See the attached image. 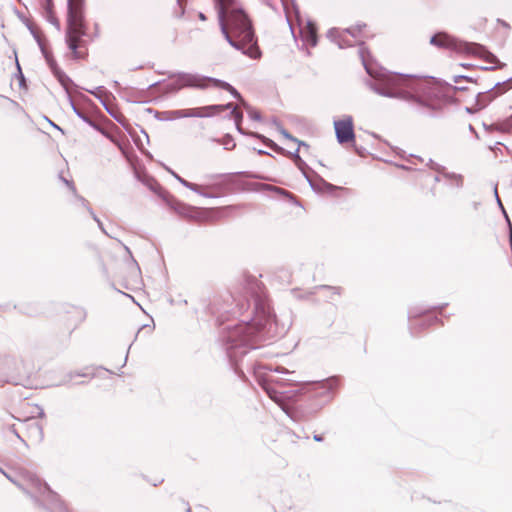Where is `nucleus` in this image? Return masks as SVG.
<instances>
[{"instance_id":"nucleus-59","label":"nucleus","mask_w":512,"mask_h":512,"mask_svg":"<svg viewBox=\"0 0 512 512\" xmlns=\"http://www.w3.org/2000/svg\"><path fill=\"white\" fill-rule=\"evenodd\" d=\"M254 150L257 152L258 155H268V156H272L269 152H267L266 150H263V149H255Z\"/></svg>"},{"instance_id":"nucleus-13","label":"nucleus","mask_w":512,"mask_h":512,"mask_svg":"<svg viewBox=\"0 0 512 512\" xmlns=\"http://www.w3.org/2000/svg\"><path fill=\"white\" fill-rule=\"evenodd\" d=\"M40 51L53 76L58 80V82L65 89V91H67V86L69 84H74L73 80L59 67L56 59L54 58L50 50H48L46 47H43L42 49H40Z\"/></svg>"},{"instance_id":"nucleus-18","label":"nucleus","mask_w":512,"mask_h":512,"mask_svg":"<svg viewBox=\"0 0 512 512\" xmlns=\"http://www.w3.org/2000/svg\"><path fill=\"white\" fill-rule=\"evenodd\" d=\"M203 78H204V81H210L214 86L229 92L233 98H235L237 100L241 99L242 96H241L240 92L235 87H233L230 83H228L224 80L214 78V77H209V76H205Z\"/></svg>"},{"instance_id":"nucleus-30","label":"nucleus","mask_w":512,"mask_h":512,"mask_svg":"<svg viewBox=\"0 0 512 512\" xmlns=\"http://www.w3.org/2000/svg\"><path fill=\"white\" fill-rule=\"evenodd\" d=\"M212 141L218 142V143L224 145V149H226V150H231L235 147L234 139L229 134H226L221 140L213 138Z\"/></svg>"},{"instance_id":"nucleus-45","label":"nucleus","mask_w":512,"mask_h":512,"mask_svg":"<svg viewBox=\"0 0 512 512\" xmlns=\"http://www.w3.org/2000/svg\"><path fill=\"white\" fill-rule=\"evenodd\" d=\"M137 179L141 181L145 186H147L148 189L153 185L152 182H157L152 176L149 175H145L142 178L137 175Z\"/></svg>"},{"instance_id":"nucleus-6","label":"nucleus","mask_w":512,"mask_h":512,"mask_svg":"<svg viewBox=\"0 0 512 512\" xmlns=\"http://www.w3.org/2000/svg\"><path fill=\"white\" fill-rule=\"evenodd\" d=\"M87 35L85 0H67L65 43L74 59L86 57L85 53L79 51V47L86 45V41L83 38Z\"/></svg>"},{"instance_id":"nucleus-33","label":"nucleus","mask_w":512,"mask_h":512,"mask_svg":"<svg viewBox=\"0 0 512 512\" xmlns=\"http://www.w3.org/2000/svg\"><path fill=\"white\" fill-rule=\"evenodd\" d=\"M366 27L365 23H357L355 26H351L343 30L344 33L351 35L352 37H357L359 33Z\"/></svg>"},{"instance_id":"nucleus-56","label":"nucleus","mask_w":512,"mask_h":512,"mask_svg":"<svg viewBox=\"0 0 512 512\" xmlns=\"http://www.w3.org/2000/svg\"><path fill=\"white\" fill-rule=\"evenodd\" d=\"M45 119L51 124V126H53L55 129L61 131L62 133H64L63 129L57 125L56 123L52 122L51 120H49L47 117H45Z\"/></svg>"},{"instance_id":"nucleus-35","label":"nucleus","mask_w":512,"mask_h":512,"mask_svg":"<svg viewBox=\"0 0 512 512\" xmlns=\"http://www.w3.org/2000/svg\"><path fill=\"white\" fill-rule=\"evenodd\" d=\"M105 110L119 123L121 124L125 129L126 131L129 133V134H132V132L129 130V128L127 127V120L125 119L124 116H118L116 114H114L110 109L109 107L106 105L105 107Z\"/></svg>"},{"instance_id":"nucleus-15","label":"nucleus","mask_w":512,"mask_h":512,"mask_svg":"<svg viewBox=\"0 0 512 512\" xmlns=\"http://www.w3.org/2000/svg\"><path fill=\"white\" fill-rule=\"evenodd\" d=\"M311 173L313 176H310L308 173H303V176L306 179V181L308 182L311 189L314 192H316L317 194H322V193L332 194L336 190L341 189L340 187L327 182L315 171L312 170Z\"/></svg>"},{"instance_id":"nucleus-49","label":"nucleus","mask_w":512,"mask_h":512,"mask_svg":"<svg viewBox=\"0 0 512 512\" xmlns=\"http://www.w3.org/2000/svg\"><path fill=\"white\" fill-rule=\"evenodd\" d=\"M226 118L233 119L235 122V125H239V124H242L243 114L236 111V114L231 115V116H226Z\"/></svg>"},{"instance_id":"nucleus-61","label":"nucleus","mask_w":512,"mask_h":512,"mask_svg":"<svg viewBox=\"0 0 512 512\" xmlns=\"http://www.w3.org/2000/svg\"><path fill=\"white\" fill-rule=\"evenodd\" d=\"M295 142L298 144L299 148L300 147H305V148L309 147V145L306 142L302 141V140L297 139V141H295Z\"/></svg>"},{"instance_id":"nucleus-40","label":"nucleus","mask_w":512,"mask_h":512,"mask_svg":"<svg viewBox=\"0 0 512 512\" xmlns=\"http://www.w3.org/2000/svg\"><path fill=\"white\" fill-rule=\"evenodd\" d=\"M25 25L28 28V30L30 31V33L33 36V38L35 39V41L37 42L39 49H42L43 47H45L43 44V41L41 40L38 33L34 30L32 25L29 22H25Z\"/></svg>"},{"instance_id":"nucleus-23","label":"nucleus","mask_w":512,"mask_h":512,"mask_svg":"<svg viewBox=\"0 0 512 512\" xmlns=\"http://www.w3.org/2000/svg\"><path fill=\"white\" fill-rule=\"evenodd\" d=\"M337 316V306L329 304L323 311V325L330 328Z\"/></svg>"},{"instance_id":"nucleus-46","label":"nucleus","mask_w":512,"mask_h":512,"mask_svg":"<svg viewBox=\"0 0 512 512\" xmlns=\"http://www.w3.org/2000/svg\"><path fill=\"white\" fill-rule=\"evenodd\" d=\"M461 80H465V81L470 82V83H475L476 82V80L473 77L468 76V75H455L453 77V82L454 83H458Z\"/></svg>"},{"instance_id":"nucleus-55","label":"nucleus","mask_w":512,"mask_h":512,"mask_svg":"<svg viewBox=\"0 0 512 512\" xmlns=\"http://www.w3.org/2000/svg\"><path fill=\"white\" fill-rule=\"evenodd\" d=\"M240 106H242L246 111H248L249 107H251L248 102L241 97V99L238 100Z\"/></svg>"},{"instance_id":"nucleus-29","label":"nucleus","mask_w":512,"mask_h":512,"mask_svg":"<svg viewBox=\"0 0 512 512\" xmlns=\"http://www.w3.org/2000/svg\"><path fill=\"white\" fill-rule=\"evenodd\" d=\"M44 18L51 23L58 31L61 30V24L59 19L56 17L54 9L46 10L42 12Z\"/></svg>"},{"instance_id":"nucleus-36","label":"nucleus","mask_w":512,"mask_h":512,"mask_svg":"<svg viewBox=\"0 0 512 512\" xmlns=\"http://www.w3.org/2000/svg\"><path fill=\"white\" fill-rule=\"evenodd\" d=\"M105 110L119 123L121 124L125 129L126 131L129 133V134H132V132L129 130V128L127 127V120L125 119L124 116H118L116 114H114L110 109L109 107L106 105L105 107Z\"/></svg>"},{"instance_id":"nucleus-53","label":"nucleus","mask_w":512,"mask_h":512,"mask_svg":"<svg viewBox=\"0 0 512 512\" xmlns=\"http://www.w3.org/2000/svg\"><path fill=\"white\" fill-rule=\"evenodd\" d=\"M8 431L13 433L18 439L24 442V440L21 438L19 433L17 432V429L14 424L8 426Z\"/></svg>"},{"instance_id":"nucleus-19","label":"nucleus","mask_w":512,"mask_h":512,"mask_svg":"<svg viewBox=\"0 0 512 512\" xmlns=\"http://www.w3.org/2000/svg\"><path fill=\"white\" fill-rule=\"evenodd\" d=\"M343 31H340L338 28H331L327 32V37L335 42L340 49H344L347 47L352 46V43L350 40L346 39L343 36Z\"/></svg>"},{"instance_id":"nucleus-9","label":"nucleus","mask_w":512,"mask_h":512,"mask_svg":"<svg viewBox=\"0 0 512 512\" xmlns=\"http://www.w3.org/2000/svg\"><path fill=\"white\" fill-rule=\"evenodd\" d=\"M149 190L156 194L170 210L184 218H193V207L176 199L167 190H165L158 182H152Z\"/></svg>"},{"instance_id":"nucleus-63","label":"nucleus","mask_w":512,"mask_h":512,"mask_svg":"<svg viewBox=\"0 0 512 512\" xmlns=\"http://www.w3.org/2000/svg\"><path fill=\"white\" fill-rule=\"evenodd\" d=\"M38 409H39L38 417H39V418H44V417H45V412H44V410H43L41 407H38Z\"/></svg>"},{"instance_id":"nucleus-51","label":"nucleus","mask_w":512,"mask_h":512,"mask_svg":"<svg viewBox=\"0 0 512 512\" xmlns=\"http://www.w3.org/2000/svg\"><path fill=\"white\" fill-rule=\"evenodd\" d=\"M60 179L65 183V185L73 192V194H76V187L72 180H67L63 176H59Z\"/></svg>"},{"instance_id":"nucleus-31","label":"nucleus","mask_w":512,"mask_h":512,"mask_svg":"<svg viewBox=\"0 0 512 512\" xmlns=\"http://www.w3.org/2000/svg\"><path fill=\"white\" fill-rule=\"evenodd\" d=\"M86 91L88 93L92 94L93 96H95L97 99H99L104 107L107 105L100 94L106 93V94L110 95V93L103 86H98V87H95L94 89H86Z\"/></svg>"},{"instance_id":"nucleus-64","label":"nucleus","mask_w":512,"mask_h":512,"mask_svg":"<svg viewBox=\"0 0 512 512\" xmlns=\"http://www.w3.org/2000/svg\"><path fill=\"white\" fill-rule=\"evenodd\" d=\"M498 145H502V143H501V142H496V143L494 144V146H489V149H490L491 151H495V149H498Z\"/></svg>"},{"instance_id":"nucleus-34","label":"nucleus","mask_w":512,"mask_h":512,"mask_svg":"<svg viewBox=\"0 0 512 512\" xmlns=\"http://www.w3.org/2000/svg\"><path fill=\"white\" fill-rule=\"evenodd\" d=\"M147 112L148 113H153L154 117L157 120H160V121H171L170 114H169L168 111L160 112V111L154 110L152 108H148Z\"/></svg>"},{"instance_id":"nucleus-38","label":"nucleus","mask_w":512,"mask_h":512,"mask_svg":"<svg viewBox=\"0 0 512 512\" xmlns=\"http://www.w3.org/2000/svg\"><path fill=\"white\" fill-rule=\"evenodd\" d=\"M88 212L91 215L92 219L97 223V225H98L99 229L102 231V233H104L108 237H111L108 234V232L106 231V229L104 228L102 221L98 218V216L95 214V212L93 211V209L91 207H88Z\"/></svg>"},{"instance_id":"nucleus-20","label":"nucleus","mask_w":512,"mask_h":512,"mask_svg":"<svg viewBox=\"0 0 512 512\" xmlns=\"http://www.w3.org/2000/svg\"><path fill=\"white\" fill-rule=\"evenodd\" d=\"M66 94H67V100L69 102V105L71 106V108H72L73 112L76 114V116L78 118H80L83 122L88 124L90 127L97 129L98 125L87 114H85L81 109H79L77 107V105L73 101V98L70 95V93L68 92V90L66 91Z\"/></svg>"},{"instance_id":"nucleus-28","label":"nucleus","mask_w":512,"mask_h":512,"mask_svg":"<svg viewBox=\"0 0 512 512\" xmlns=\"http://www.w3.org/2000/svg\"><path fill=\"white\" fill-rule=\"evenodd\" d=\"M451 185H455L458 188H461L463 186V176L461 174H456L453 172H446L442 174Z\"/></svg>"},{"instance_id":"nucleus-12","label":"nucleus","mask_w":512,"mask_h":512,"mask_svg":"<svg viewBox=\"0 0 512 512\" xmlns=\"http://www.w3.org/2000/svg\"><path fill=\"white\" fill-rule=\"evenodd\" d=\"M512 82V77L504 80L496 82L492 87L488 88L484 92H479L476 96V104L479 109L485 108L489 103H491L496 97L505 93L512 86L510 83Z\"/></svg>"},{"instance_id":"nucleus-24","label":"nucleus","mask_w":512,"mask_h":512,"mask_svg":"<svg viewBox=\"0 0 512 512\" xmlns=\"http://www.w3.org/2000/svg\"><path fill=\"white\" fill-rule=\"evenodd\" d=\"M280 153L281 154H285V153L290 154L295 162V165L302 172V174L308 173L307 170H309L310 172L312 171V169L308 166V164L301 158L300 153H299V147H297L296 150L293 152H289L284 149V152H280Z\"/></svg>"},{"instance_id":"nucleus-2","label":"nucleus","mask_w":512,"mask_h":512,"mask_svg":"<svg viewBox=\"0 0 512 512\" xmlns=\"http://www.w3.org/2000/svg\"><path fill=\"white\" fill-rule=\"evenodd\" d=\"M366 53H369L366 48H359L363 67L370 76L365 83L374 93L413 103L433 118L438 117L449 103V96L435 83L412 74L392 73L383 67L374 68L368 64Z\"/></svg>"},{"instance_id":"nucleus-27","label":"nucleus","mask_w":512,"mask_h":512,"mask_svg":"<svg viewBox=\"0 0 512 512\" xmlns=\"http://www.w3.org/2000/svg\"><path fill=\"white\" fill-rule=\"evenodd\" d=\"M210 110H214L215 114H219L222 111L229 110V114L227 116H231L236 114V106L233 103H226V104H212V108Z\"/></svg>"},{"instance_id":"nucleus-16","label":"nucleus","mask_w":512,"mask_h":512,"mask_svg":"<svg viewBox=\"0 0 512 512\" xmlns=\"http://www.w3.org/2000/svg\"><path fill=\"white\" fill-rule=\"evenodd\" d=\"M465 45L467 48L466 55L478 56L491 65L502 63L494 53L490 52L486 46L480 43L468 42Z\"/></svg>"},{"instance_id":"nucleus-10","label":"nucleus","mask_w":512,"mask_h":512,"mask_svg":"<svg viewBox=\"0 0 512 512\" xmlns=\"http://www.w3.org/2000/svg\"><path fill=\"white\" fill-rule=\"evenodd\" d=\"M469 41L459 39L446 31H438L430 37L429 43L440 49H449L457 53H466V45Z\"/></svg>"},{"instance_id":"nucleus-37","label":"nucleus","mask_w":512,"mask_h":512,"mask_svg":"<svg viewBox=\"0 0 512 512\" xmlns=\"http://www.w3.org/2000/svg\"><path fill=\"white\" fill-rule=\"evenodd\" d=\"M274 123L277 127L278 132L286 139L290 141H297V138L294 137L290 132H288L277 120H274Z\"/></svg>"},{"instance_id":"nucleus-1","label":"nucleus","mask_w":512,"mask_h":512,"mask_svg":"<svg viewBox=\"0 0 512 512\" xmlns=\"http://www.w3.org/2000/svg\"><path fill=\"white\" fill-rule=\"evenodd\" d=\"M240 314L251 313L219 332V341L225 350L231 368L244 376V368L259 374V383L268 396L295 423L308 420L329 404L342 386L343 378L333 375L313 382L298 383L285 376L294 375L283 366H261L256 358L266 356L260 352L266 342L283 336L289 329L279 323L262 283L253 279L245 286V295L237 303Z\"/></svg>"},{"instance_id":"nucleus-26","label":"nucleus","mask_w":512,"mask_h":512,"mask_svg":"<svg viewBox=\"0 0 512 512\" xmlns=\"http://www.w3.org/2000/svg\"><path fill=\"white\" fill-rule=\"evenodd\" d=\"M14 55H15V64H16V73L14 74V77L18 80L20 88L27 89L26 78L22 72V68L18 61L17 53L15 50H14Z\"/></svg>"},{"instance_id":"nucleus-42","label":"nucleus","mask_w":512,"mask_h":512,"mask_svg":"<svg viewBox=\"0 0 512 512\" xmlns=\"http://www.w3.org/2000/svg\"><path fill=\"white\" fill-rule=\"evenodd\" d=\"M247 114L254 121H261L262 120L261 113L258 110H256L255 108H253V107H249V109L247 111Z\"/></svg>"},{"instance_id":"nucleus-43","label":"nucleus","mask_w":512,"mask_h":512,"mask_svg":"<svg viewBox=\"0 0 512 512\" xmlns=\"http://www.w3.org/2000/svg\"><path fill=\"white\" fill-rule=\"evenodd\" d=\"M428 166L435 170L438 174H443L446 170L444 166L434 162L432 159H429Z\"/></svg>"},{"instance_id":"nucleus-4","label":"nucleus","mask_w":512,"mask_h":512,"mask_svg":"<svg viewBox=\"0 0 512 512\" xmlns=\"http://www.w3.org/2000/svg\"><path fill=\"white\" fill-rule=\"evenodd\" d=\"M203 77L199 74L180 71L170 72L168 78L174 79L173 81L161 80L150 84L146 89H133L130 92V102L144 104L157 100L159 97L154 95L156 89L161 95L177 93L183 87L205 89L206 86L202 83L204 81Z\"/></svg>"},{"instance_id":"nucleus-50","label":"nucleus","mask_w":512,"mask_h":512,"mask_svg":"<svg viewBox=\"0 0 512 512\" xmlns=\"http://www.w3.org/2000/svg\"><path fill=\"white\" fill-rule=\"evenodd\" d=\"M505 66H506V63H499V64L491 65V66H481L480 69L484 70V71H493L496 69H502Z\"/></svg>"},{"instance_id":"nucleus-8","label":"nucleus","mask_w":512,"mask_h":512,"mask_svg":"<svg viewBox=\"0 0 512 512\" xmlns=\"http://www.w3.org/2000/svg\"><path fill=\"white\" fill-rule=\"evenodd\" d=\"M447 303L431 306L427 309H412L408 312L409 330L412 336L426 329L427 327L438 323L440 320L436 314H442L443 309L447 306Z\"/></svg>"},{"instance_id":"nucleus-47","label":"nucleus","mask_w":512,"mask_h":512,"mask_svg":"<svg viewBox=\"0 0 512 512\" xmlns=\"http://www.w3.org/2000/svg\"><path fill=\"white\" fill-rule=\"evenodd\" d=\"M30 429H31V431H34L38 434L39 439L43 438V428L39 423H37V422L32 423L30 425Z\"/></svg>"},{"instance_id":"nucleus-25","label":"nucleus","mask_w":512,"mask_h":512,"mask_svg":"<svg viewBox=\"0 0 512 512\" xmlns=\"http://www.w3.org/2000/svg\"><path fill=\"white\" fill-rule=\"evenodd\" d=\"M161 166L170 173L181 185L188 188L189 190L193 192H198V185L192 182L187 181L186 179L182 178V176H179L175 171H173L170 167L165 165L164 163H161Z\"/></svg>"},{"instance_id":"nucleus-17","label":"nucleus","mask_w":512,"mask_h":512,"mask_svg":"<svg viewBox=\"0 0 512 512\" xmlns=\"http://www.w3.org/2000/svg\"><path fill=\"white\" fill-rule=\"evenodd\" d=\"M235 126H236V130L240 134H242V135H249V136H252L254 138L260 139L266 147H268L269 149L273 150L274 152H284V148L283 147L279 146L276 142H274L270 138H267L263 134H260L258 132L246 131L245 129L242 128L241 124L235 125Z\"/></svg>"},{"instance_id":"nucleus-3","label":"nucleus","mask_w":512,"mask_h":512,"mask_svg":"<svg viewBox=\"0 0 512 512\" xmlns=\"http://www.w3.org/2000/svg\"><path fill=\"white\" fill-rule=\"evenodd\" d=\"M220 31L227 43L252 59L261 57L251 19L236 0H214Z\"/></svg>"},{"instance_id":"nucleus-22","label":"nucleus","mask_w":512,"mask_h":512,"mask_svg":"<svg viewBox=\"0 0 512 512\" xmlns=\"http://www.w3.org/2000/svg\"><path fill=\"white\" fill-rule=\"evenodd\" d=\"M210 108H212V105H206V106H202V107L187 109L188 118H190V117L208 118V117H212V116L216 115L215 111L210 110Z\"/></svg>"},{"instance_id":"nucleus-57","label":"nucleus","mask_w":512,"mask_h":512,"mask_svg":"<svg viewBox=\"0 0 512 512\" xmlns=\"http://www.w3.org/2000/svg\"><path fill=\"white\" fill-rule=\"evenodd\" d=\"M449 87L452 90H455V91H465V90H467V87H464V86H452V85H449Z\"/></svg>"},{"instance_id":"nucleus-14","label":"nucleus","mask_w":512,"mask_h":512,"mask_svg":"<svg viewBox=\"0 0 512 512\" xmlns=\"http://www.w3.org/2000/svg\"><path fill=\"white\" fill-rule=\"evenodd\" d=\"M12 362L16 372L8 374L4 382L15 386L28 387L31 382L30 372L25 369L24 361L22 359H14Z\"/></svg>"},{"instance_id":"nucleus-11","label":"nucleus","mask_w":512,"mask_h":512,"mask_svg":"<svg viewBox=\"0 0 512 512\" xmlns=\"http://www.w3.org/2000/svg\"><path fill=\"white\" fill-rule=\"evenodd\" d=\"M335 135L339 144L353 142L355 145V132L353 117L351 115H344L341 119L334 120L333 122Z\"/></svg>"},{"instance_id":"nucleus-62","label":"nucleus","mask_w":512,"mask_h":512,"mask_svg":"<svg viewBox=\"0 0 512 512\" xmlns=\"http://www.w3.org/2000/svg\"><path fill=\"white\" fill-rule=\"evenodd\" d=\"M198 18H199L201 21H206V20H207V17H206V15H205L203 12H199V13H198Z\"/></svg>"},{"instance_id":"nucleus-39","label":"nucleus","mask_w":512,"mask_h":512,"mask_svg":"<svg viewBox=\"0 0 512 512\" xmlns=\"http://www.w3.org/2000/svg\"><path fill=\"white\" fill-rule=\"evenodd\" d=\"M170 114L171 120L179 119V118H188V111L187 109H180V110H171L168 111Z\"/></svg>"},{"instance_id":"nucleus-32","label":"nucleus","mask_w":512,"mask_h":512,"mask_svg":"<svg viewBox=\"0 0 512 512\" xmlns=\"http://www.w3.org/2000/svg\"><path fill=\"white\" fill-rule=\"evenodd\" d=\"M494 196H495L497 205H498L499 209L501 210L503 216L505 217V220H506L508 226L511 227L510 218H509V216H508V214H507V212H506V210L504 208V205H503V203H502V201H501V199H500V197L498 195L497 185L494 186Z\"/></svg>"},{"instance_id":"nucleus-60","label":"nucleus","mask_w":512,"mask_h":512,"mask_svg":"<svg viewBox=\"0 0 512 512\" xmlns=\"http://www.w3.org/2000/svg\"><path fill=\"white\" fill-rule=\"evenodd\" d=\"M313 439L316 441V442H322L324 440V437L323 435L321 434H314L313 435Z\"/></svg>"},{"instance_id":"nucleus-58","label":"nucleus","mask_w":512,"mask_h":512,"mask_svg":"<svg viewBox=\"0 0 512 512\" xmlns=\"http://www.w3.org/2000/svg\"><path fill=\"white\" fill-rule=\"evenodd\" d=\"M74 375H76V376H80V377H86V376H88V374H87V373H84V372H76V373H72V372H71V373H69V377H70V378H72Z\"/></svg>"},{"instance_id":"nucleus-5","label":"nucleus","mask_w":512,"mask_h":512,"mask_svg":"<svg viewBox=\"0 0 512 512\" xmlns=\"http://www.w3.org/2000/svg\"><path fill=\"white\" fill-rule=\"evenodd\" d=\"M87 35L85 0H67L65 43L74 59L86 57L85 53L79 51V47L86 45V41L83 38Z\"/></svg>"},{"instance_id":"nucleus-52","label":"nucleus","mask_w":512,"mask_h":512,"mask_svg":"<svg viewBox=\"0 0 512 512\" xmlns=\"http://www.w3.org/2000/svg\"><path fill=\"white\" fill-rule=\"evenodd\" d=\"M76 199L81 203V205L88 211V207H91L90 204L88 203V201L81 195L79 194H74Z\"/></svg>"},{"instance_id":"nucleus-44","label":"nucleus","mask_w":512,"mask_h":512,"mask_svg":"<svg viewBox=\"0 0 512 512\" xmlns=\"http://www.w3.org/2000/svg\"><path fill=\"white\" fill-rule=\"evenodd\" d=\"M315 289L331 290V291H333L334 294H337V295H340L341 290H342L341 287L330 286V285H319V286H316Z\"/></svg>"},{"instance_id":"nucleus-41","label":"nucleus","mask_w":512,"mask_h":512,"mask_svg":"<svg viewBox=\"0 0 512 512\" xmlns=\"http://www.w3.org/2000/svg\"><path fill=\"white\" fill-rule=\"evenodd\" d=\"M499 129L503 132H510L512 130V115L499 123Z\"/></svg>"},{"instance_id":"nucleus-7","label":"nucleus","mask_w":512,"mask_h":512,"mask_svg":"<svg viewBox=\"0 0 512 512\" xmlns=\"http://www.w3.org/2000/svg\"><path fill=\"white\" fill-rule=\"evenodd\" d=\"M28 481V488L24 489V492L43 511L70 512L60 496L45 481L36 475L30 476Z\"/></svg>"},{"instance_id":"nucleus-21","label":"nucleus","mask_w":512,"mask_h":512,"mask_svg":"<svg viewBox=\"0 0 512 512\" xmlns=\"http://www.w3.org/2000/svg\"><path fill=\"white\" fill-rule=\"evenodd\" d=\"M305 41L310 46H316L318 43L317 25L314 21L308 20L304 35Z\"/></svg>"},{"instance_id":"nucleus-54","label":"nucleus","mask_w":512,"mask_h":512,"mask_svg":"<svg viewBox=\"0 0 512 512\" xmlns=\"http://www.w3.org/2000/svg\"><path fill=\"white\" fill-rule=\"evenodd\" d=\"M196 193L203 197H206V198H216L217 197L216 195L204 192V191L200 190L199 188H198V192H196Z\"/></svg>"},{"instance_id":"nucleus-48","label":"nucleus","mask_w":512,"mask_h":512,"mask_svg":"<svg viewBox=\"0 0 512 512\" xmlns=\"http://www.w3.org/2000/svg\"><path fill=\"white\" fill-rule=\"evenodd\" d=\"M40 5H41L42 12L46 11V10L54 9V1L53 0H41Z\"/></svg>"}]
</instances>
